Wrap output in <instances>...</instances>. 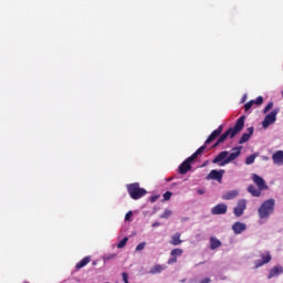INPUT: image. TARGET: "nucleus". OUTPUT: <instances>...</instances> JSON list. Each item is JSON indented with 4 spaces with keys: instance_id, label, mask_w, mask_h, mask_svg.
I'll use <instances>...</instances> for the list:
<instances>
[{
    "instance_id": "c85d7f7f",
    "label": "nucleus",
    "mask_w": 283,
    "mask_h": 283,
    "mask_svg": "<svg viewBox=\"0 0 283 283\" xmlns=\"http://www.w3.org/2000/svg\"><path fill=\"white\" fill-rule=\"evenodd\" d=\"M264 103V97L259 96L256 97V99L254 101V105H262Z\"/></svg>"
},
{
    "instance_id": "a878e982",
    "label": "nucleus",
    "mask_w": 283,
    "mask_h": 283,
    "mask_svg": "<svg viewBox=\"0 0 283 283\" xmlns=\"http://www.w3.org/2000/svg\"><path fill=\"white\" fill-rule=\"evenodd\" d=\"M255 105V101L251 99L250 102L245 103L244 105V112H249Z\"/></svg>"
},
{
    "instance_id": "423d86ee",
    "label": "nucleus",
    "mask_w": 283,
    "mask_h": 283,
    "mask_svg": "<svg viewBox=\"0 0 283 283\" xmlns=\"http://www.w3.org/2000/svg\"><path fill=\"white\" fill-rule=\"evenodd\" d=\"M279 112H280L279 109H274L265 116L264 120L262 122L264 129H266V127L273 125V123H275V120H277Z\"/></svg>"
},
{
    "instance_id": "20e7f679",
    "label": "nucleus",
    "mask_w": 283,
    "mask_h": 283,
    "mask_svg": "<svg viewBox=\"0 0 283 283\" xmlns=\"http://www.w3.org/2000/svg\"><path fill=\"white\" fill-rule=\"evenodd\" d=\"M259 218L261 220H269L273 211H275V199L265 200L259 208Z\"/></svg>"
},
{
    "instance_id": "a211bd4d",
    "label": "nucleus",
    "mask_w": 283,
    "mask_h": 283,
    "mask_svg": "<svg viewBox=\"0 0 283 283\" xmlns=\"http://www.w3.org/2000/svg\"><path fill=\"white\" fill-rule=\"evenodd\" d=\"M239 195H240V191L230 190L222 196V200H233L234 198H238Z\"/></svg>"
},
{
    "instance_id": "7c9ffc66",
    "label": "nucleus",
    "mask_w": 283,
    "mask_h": 283,
    "mask_svg": "<svg viewBox=\"0 0 283 283\" xmlns=\"http://www.w3.org/2000/svg\"><path fill=\"white\" fill-rule=\"evenodd\" d=\"M171 196H172L171 191H166L164 193V200H171Z\"/></svg>"
},
{
    "instance_id": "4c0bfd02",
    "label": "nucleus",
    "mask_w": 283,
    "mask_h": 283,
    "mask_svg": "<svg viewBox=\"0 0 283 283\" xmlns=\"http://www.w3.org/2000/svg\"><path fill=\"white\" fill-rule=\"evenodd\" d=\"M221 143H219V139L217 140V143L213 145V147H218V145H220Z\"/></svg>"
},
{
    "instance_id": "9d476101",
    "label": "nucleus",
    "mask_w": 283,
    "mask_h": 283,
    "mask_svg": "<svg viewBox=\"0 0 283 283\" xmlns=\"http://www.w3.org/2000/svg\"><path fill=\"white\" fill-rule=\"evenodd\" d=\"M228 209H229V207L226 203H219L211 209V214L212 216H224V213H227Z\"/></svg>"
},
{
    "instance_id": "f257e3e1",
    "label": "nucleus",
    "mask_w": 283,
    "mask_h": 283,
    "mask_svg": "<svg viewBox=\"0 0 283 283\" xmlns=\"http://www.w3.org/2000/svg\"><path fill=\"white\" fill-rule=\"evenodd\" d=\"M222 129L224 127L220 125L217 129H214L210 136L206 139L205 145L199 147L196 153H193L190 157H188L182 164L179 166V174L181 176H185V174L191 171V163L196 160L199 156H202L205 154V149H207V145L213 143V140L217 139L218 136L222 134Z\"/></svg>"
},
{
    "instance_id": "f8f14e48",
    "label": "nucleus",
    "mask_w": 283,
    "mask_h": 283,
    "mask_svg": "<svg viewBox=\"0 0 283 283\" xmlns=\"http://www.w3.org/2000/svg\"><path fill=\"white\" fill-rule=\"evenodd\" d=\"M232 231L235 235H240V233H243V231H247V223H242L240 221H237L232 224Z\"/></svg>"
},
{
    "instance_id": "c9c22d12",
    "label": "nucleus",
    "mask_w": 283,
    "mask_h": 283,
    "mask_svg": "<svg viewBox=\"0 0 283 283\" xmlns=\"http://www.w3.org/2000/svg\"><path fill=\"white\" fill-rule=\"evenodd\" d=\"M209 282H211V279L206 277L201 283H209Z\"/></svg>"
},
{
    "instance_id": "6e6552de",
    "label": "nucleus",
    "mask_w": 283,
    "mask_h": 283,
    "mask_svg": "<svg viewBox=\"0 0 283 283\" xmlns=\"http://www.w3.org/2000/svg\"><path fill=\"white\" fill-rule=\"evenodd\" d=\"M223 176H224V169H221V170L213 169L206 177V180H217V182H222Z\"/></svg>"
},
{
    "instance_id": "473e14b6",
    "label": "nucleus",
    "mask_w": 283,
    "mask_h": 283,
    "mask_svg": "<svg viewBox=\"0 0 283 283\" xmlns=\"http://www.w3.org/2000/svg\"><path fill=\"white\" fill-rule=\"evenodd\" d=\"M176 262H178V258L172 256L168 260L167 264H176Z\"/></svg>"
},
{
    "instance_id": "7ed1b4c3",
    "label": "nucleus",
    "mask_w": 283,
    "mask_h": 283,
    "mask_svg": "<svg viewBox=\"0 0 283 283\" xmlns=\"http://www.w3.org/2000/svg\"><path fill=\"white\" fill-rule=\"evenodd\" d=\"M244 129V116L237 119L233 127L228 128L220 137L219 143H224L228 138H235Z\"/></svg>"
},
{
    "instance_id": "4be33fe9",
    "label": "nucleus",
    "mask_w": 283,
    "mask_h": 283,
    "mask_svg": "<svg viewBox=\"0 0 283 283\" xmlns=\"http://www.w3.org/2000/svg\"><path fill=\"white\" fill-rule=\"evenodd\" d=\"M163 271H165V268H163V265L157 264L155 265L151 270L150 273L156 274V273H163Z\"/></svg>"
},
{
    "instance_id": "1a4fd4ad",
    "label": "nucleus",
    "mask_w": 283,
    "mask_h": 283,
    "mask_svg": "<svg viewBox=\"0 0 283 283\" xmlns=\"http://www.w3.org/2000/svg\"><path fill=\"white\" fill-rule=\"evenodd\" d=\"M252 180L254 185L260 189V191H266L269 189V186L266 185V181H264V178L260 177L258 174L252 175Z\"/></svg>"
},
{
    "instance_id": "412c9836",
    "label": "nucleus",
    "mask_w": 283,
    "mask_h": 283,
    "mask_svg": "<svg viewBox=\"0 0 283 283\" xmlns=\"http://www.w3.org/2000/svg\"><path fill=\"white\" fill-rule=\"evenodd\" d=\"M182 253H184V251L180 248H176L170 251L171 258H180V255H182Z\"/></svg>"
},
{
    "instance_id": "72a5a7b5",
    "label": "nucleus",
    "mask_w": 283,
    "mask_h": 283,
    "mask_svg": "<svg viewBox=\"0 0 283 283\" xmlns=\"http://www.w3.org/2000/svg\"><path fill=\"white\" fill-rule=\"evenodd\" d=\"M158 198H160V196H151V197L149 198V201H150V202H156V201L158 200Z\"/></svg>"
},
{
    "instance_id": "2f4dec72",
    "label": "nucleus",
    "mask_w": 283,
    "mask_h": 283,
    "mask_svg": "<svg viewBox=\"0 0 283 283\" xmlns=\"http://www.w3.org/2000/svg\"><path fill=\"white\" fill-rule=\"evenodd\" d=\"M132 216H134V212L128 211V212L125 214V222H129Z\"/></svg>"
},
{
    "instance_id": "e433bc0d",
    "label": "nucleus",
    "mask_w": 283,
    "mask_h": 283,
    "mask_svg": "<svg viewBox=\"0 0 283 283\" xmlns=\"http://www.w3.org/2000/svg\"><path fill=\"white\" fill-rule=\"evenodd\" d=\"M160 227V222L153 223V228Z\"/></svg>"
},
{
    "instance_id": "c756f323",
    "label": "nucleus",
    "mask_w": 283,
    "mask_h": 283,
    "mask_svg": "<svg viewBox=\"0 0 283 283\" xmlns=\"http://www.w3.org/2000/svg\"><path fill=\"white\" fill-rule=\"evenodd\" d=\"M122 277L124 283H129V275L127 272H123Z\"/></svg>"
},
{
    "instance_id": "4468645a",
    "label": "nucleus",
    "mask_w": 283,
    "mask_h": 283,
    "mask_svg": "<svg viewBox=\"0 0 283 283\" xmlns=\"http://www.w3.org/2000/svg\"><path fill=\"white\" fill-rule=\"evenodd\" d=\"M283 273V268L282 265H276L270 270V273L268 275V279L271 280L273 277H277V275H281Z\"/></svg>"
},
{
    "instance_id": "ddd939ff",
    "label": "nucleus",
    "mask_w": 283,
    "mask_h": 283,
    "mask_svg": "<svg viewBox=\"0 0 283 283\" xmlns=\"http://www.w3.org/2000/svg\"><path fill=\"white\" fill-rule=\"evenodd\" d=\"M254 128L253 126L248 128V133H244L241 138L239 139V145H244L248 140L253 136Z\"/></svg>"
},
{
    "instance_id": "aec40b11",
    "label": "nucleus",
    "mask_w": 283,
    "mask_h": 283,
    "mask_svg": "<svg viewBox=\"0 0 283 283\" xmlns=\"http://www.w3.org/2000/svg\"><path fill=\"white\" fill-rule=\"evenodd\" d=\"M92 262V258L91 256H85L84 259H82L76 265L75 269L80 270L83 269L85 266H87V263Z\"/></svg>"
},
{
    "instance_id": "bb28decb",
    "label": "nucleus",
    "mask_w": 283,
    "mask_h": 283,
    "mask_svg": "<svg viewBox=\"0 0 283 283\" xmlns=\"http://www.w3.org/2000/svg\"><path fill=\"white\" fill-rule=\"evenodd\" d=\"M273 109V102H270L263 109V114H269Z\"/></svg>"
},
{
    "instance_id": "f03ea898",
    "label": "nucleus",
    "mask_w": 283,
    "mask_h": 283,
    "mask_svg": "<svg viewBox=\"0 0 283 283\" xmlns=\"http://www.w3.org/2000/svg\"><path fill=\"white\" fill-rule=\"evenodd\" d=\"M242 154V146L234 147L232 153L229 155L227 150L219 153L213 159L212 164L219 167H224L229 163H233Z\"/></svg>"
},
{
    "instance_id": "5701e85b",
    "label": "nucleus",
    "mask_w": 283,
    "mask_h": 283,
    "mask_svg": "<svg viewBox=\"0 0 283 283\" xmlns=\"http://www.w3.org/2000/svg\"><path fill=\"white\" fill-rule=\"evenodd\" d=\"M171 210H169V209H166L165 211H164V213H161L160 216H159V218H161L163 220H167L168 218H171Z\"/></svg>"
},
{
    "instance_id": "dca6fc26",
    "label": "nucleus",
    "mask_w": 283,
    "mask_h": 283,
    "mask_svg": "<svg viewBox=\"0 0 283 283\" xmlns=\"http://www.w3.org/2000/svg\"><path fill=\"white\" fill-rule=\"evenodd\" d=\"M180 237L181 234L179 232L172 234L169 244H171L172 247H179V244H182V240L180 239Z\"/></svg>"
},
{
    "instance_id": "39448f33",
    "label": "nucleus",
    "mask_w": 283,
    "mask_h": 283,
    "mask_svg": "<svg viewBox=\"0 0 283 283\" xmlns=\"http://www.w3.org/2000/svg\"><path fill=\"white\" fill-rule=\"evenodd\" d=\"M126 189L132 200H140L144 196H147V190L145 188H140V184L138 182L127 185Z\"/></svg>"
},
{
    "instance_id": "0eeeda50",
    "label": "nucleus",
    "mask_w": 283,
    "mask_h": 283,
    "mask_svg": "<svg viewBox=\"0 0 283 283\" xmlns=\"http://www.w3.org/2000/svg\"><path fill=\"white\" fill-rule=\"evenodd\" d=\"M244 210H247V201L245 199H240L237 207L233 209V213L237 218H242V216H244Z\"/></svg>"
},
{
    "instance_id": "f3484780",
    "label": "nucleus",
    "mask_w": 283,
    "mask_h": 283,
    "mask_svg": "<svg viewBox=\"0 0 283 283\" xmlns=\"http://www.w3.org/2000/svg\"><path fill=\"white\" fill-rule=\"evenodd\" d=\"M248 192L251 193V196H253L254 198H260V196H262V190L253 185H250L248 187Z\"/></svg>"
},
{
    "instance_id": "9b49d317",
    "label": "nucleus",
    "mask_w": 283,
    "mask_h": 283,
    "mask_svg": "<svg viewBox=\"0 0 283 283\" xmlns=\"http://www.w3.org/2000/svg\"><path fill=\"white\" fill-rule=\"evenodd\" d=\"M262 260H256L254 262V269H260V266H264V264H269L271 262V253H263L261 254Z\"/></svg>"
},
{
    "instance_id": "b1692460",
    "label": "nucleus",
    "mask_w": 283,
    "mask_h": 283,
    "mask_svg": "<svg viewBox=\"0 0 283 283\" xmlns=\"http://www.w3.org/2000/svg\"><path fill=\"white\" fill-rule=\"evenodd\" d=\"M127 242H129V238L125 237L122 241L118 242L117 249H124Z\"/></svg>"
},
{
    "instance_id": "f704fd0d",
    "label": "nucleus",
    "mask_w": 283,
    "mask_h": 283,
    "mask_svg": "<svg viewBox=\"0 0 283 283\" xmlns=\"http://www.w3.org/2000/svg\"><path fill=\"white\" fill-rule=\"evenodd\" d=\"M197 193H199V196H203L205 189H198V190H197Z\"/></svg>"
},
{
    "instance_id": "58836bf2",
    "label": "nucleus",
    "mask_w": 283,
    "mask_h": 283,
    "mask_svg": "<svg viewBox=\"0 0 283 283\" xmlns=\"http://www.w3.org/2000/svg\"><path fill=\"white\" fill-rule=\"evenodd\" d=\"M112 258H116V255H115V254H113V255H111L108 259H109V260H112Z\"/></svg>"
},
{
    "instance_id": "6ab92c4d",
    "label": "nucleus",
    "mask_w": 283,
    "mask_h": 283,
    "mask_svg": "<svg viewBox=\"0 0 283 283\" xmlns=\"http://www.w3.org/2000/svg\"><path fill=\"white\" fill-rule=\"evenodd\" d=\"M222 247V242L214 237L210 238V249L216 251V249H220Z\"/></svg>"
},
{
    "instance_id": "cd10ccee",
    "label": "nucleus",
    "mask_w": 283,
    "mask_h": 283,
    "mask_svg": "<svg viewBox=\"0 0 283 283\" xmlns=\"http://www.w3.org/2000/svg\"><path fill=\"white\" fill-rule=\"evenodd\" d=\"M145 247H147V242H142L136 247L135 251H144Z\"/></svg>"
},
{
    "instance_id": "2eb2a0df",
    "label": "nucleus",
    "mask_w": 283,
    "mask_h": 283,
    "mask_svg": "<svg viewBox=\"0 0 283 283\" xmlns=\"http://www.w3.org/2000/svg\"><path fill=\"white\" fill-rule=\"evenodd\" d=\"M272 160L274 165H283V150H277L272 155Z\"/></svg>"
},
{
    "instance_id": "393cba45",
    "label": "nucleus",
    "mask_w": 283,
    "mask_h": 283,
    "mask_svg": "<svg viewBox=\"0 0 283 283\" xmlns=\"http://www.w3.org/2000/svg\"><path fill=\"white\" fill-rule=\"evenodd\" d=\"M255 163V155H250L245 158V165H253Z\"/></svg>"
}]
</instances>
